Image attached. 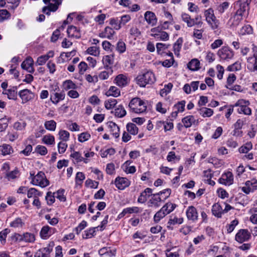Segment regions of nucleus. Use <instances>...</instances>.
<instances>
[{"mask_svg": "<svg viewBox=\"0 0 257 257\" xmlns=\"http://www.w3.org/2000/svg\"><path fill=\"white\" fill-rule=\"evenodd\" d=\"M171 193V189L167 188L157 193L152 194L149 202L152 204V206L158 207L160 206V203L167 199L170 196Z\"/></svg>", "mask_w": 257, "mask_h": 257, "instance_id": "obj_1", "label": "nucleus"}, {"mask_svg": "<svg viewBox=\"0 0 257 257\" xmlns=\"http://www.w3.org/2000/svg\"><path fill=\"white\" fill-rule=\"evenodd\" d=\"M211 211L213 215L218 218L221 217L222 215L223 214L222 206L219 203H215L213 205Z\"/></svg>", "mask_w": 257, "mask_h": 257, "instance_id": "obj_22", "label": "nucleus"}, {"mask_svg": "<svg viewBox=\"0 0 257 257\" xmlns=\"http://www.w3.org/2000/svg\"><path fill=\"white\" fill-rule=\"evenodd\" d=\"M65 94L64 92H55L51 94L50 99L53 103L57 104L60 101L64 99Z\"/></svg>", "mask_w": 257, "mask_h": 257, "instance_id": "obj_24", "label": "nucleus"}, {"mask_svg": "<svg viewBox=\"0 0 257 257\" xmlns=\"http://www.w3.org/2000/svg\"><path fill=\"white\" fill-rule=\"evenodd\" d=\"M97 228L96 227H91L88 229L84 231V233L83 235V238L84 239L90 238L95 235V229Z\"/></svg>", "mask_w": 257, "mask_h": 257, "instance_id": "obj_50", "label": "nucleus"}, {"mask_svg": "<svg viewBox=\"0 0 257 257\" xmlns=\"http://www.w3.org/2000/svg\"><path fill=\"white\" fill-rule=\"evenodd\" d=\"M50 250L49 249L40 248L38 250L34 255V257H50Z\"/></svg>", "mask_w": 257, "mask_h": 257, "instance_id": "obj_56", "label": "nucleus"}, {"mask_svg": "<svg viewBox=\"0 0 257 257\" xmlns=\"http://www.w3.org/2000/svg\"><path fill=\"white\" fill-rule=\"evenodd\" d=\"M98 182L93 181L90 179H87L85 182V185L86 187L95 189L98 187Z\"/></svg>", "mask_w": 257, "mask_h": 257, "instance_id": "obj_63", "label": "nucleus"}, {"mask_svg": "<svg viewBox=\"0 0 257 257\" xmlns=\"http://www.w3.org/2000/svg\"><path fill=\"white\" fill-rule=\"evenodd\" d=\"M170 46V45L168 44H165L162 43H158L156 44V49H157V52L158 54L160 55H163L164 54L165 50L167 49Z\"/></svg>", "mask_w": 257, "mask_h": 257, "instance_id": "obj_45", "label": "nucleus"}, {"mask_svg": "<svg viewBox=\"0 0 257 257\" xmlns=\"http://www.w3.org/2000/svg\"><path fill=\"white\" fill-rule=\"evenodd\" d=\"M13 153V149L10 145L4 144L0 146V155L6 156Z\"/></svg>", "mask_w": 257, "mask_h": 257, "instance_id": "obj_27", "label": "nucleus"}, {"mask_svg": "<svg viewBox=\"0 0 257 257\" xmlns=\"http://www.w3.org/2000/svg\"><path fill=\"white\" fill-rule=\"evenodd\" d=\"M200 62L197 59H193L188 63L187 66L190 70L197 71L200 68Z\"/></svg>", "mask_w": 257, "mask_h": 257, "instance_id": "obj_33", "label": "nucleus"}, {"mask_svg": "<svg viewBox=\"0 0 257 257\" xmlns=\"http://www.w3.org/2000/svg\"><path fill=\"white\" fill-rule=\"evenodd\" d=\"M183 222V218H178L174 217L173 218H170L168 222L167 228L170 229H173V226L176 224H181Z\"/></svg>", "mask_w": 257, "mask_h": 257, "instance_id": "obj_30", "label": "nucleus"}, {"mask_svg": "<svg viewBox=\"0 0 257 257\" xmlns=\"http://www.w3.org/2000/svg\"><path fill=\"white\" fill-rule=\"evenodd\" d=\"M10 230L8 228L3 229L0 232V241L2 244H5L6 242L7 235L10 233Z\"/></svg>", "mask_w": 257, "mask_h": 257, "instance_id": "obj_62", "label": "nucleus"}, {"mask_svg": "<svg viewBox=\"0 0 257 257\" xmlns=\"http://www.w3.org/2000/svg\"><path fill=\"white\" fill-rule=\"evenodd\" d=\"M11 15L10 13L6 9H0V22H3L5 20L10 18Z\"/></svg>", "mask_w": 257, "mask_h": 257, "instance_id": "obj_53", "label": "nucleus"}, {"mask_svg": "<svg viewBox=\"0 0 257 257\" xmlns=\"http://www.w3.org/2000/svg\"><path fill=\"white\" fill-rule=\"evenodd\" d=\"M25 225L24 221L20 217H17L10 223V226L13 228H22Z\"/></svg>", "mask_w": 257, "mask_h": 257, "instance_id": "obj_37", "label": "nucleus"}, {"mask_svg": "<svg viewBox=\"0 0 257 257\" xmlns=\"http://www.w3.org/2000/svg\"><path fill=\"white\" fill-rule=\"evenodd\" d=\"M166 213H165L163 210L160 209L158 211H157L154 216V221L155 223H157L160 222V221L164 218L166 216Z\"/></svg>", "mask_w": 257, "mask_h": 257, "instance_id": "obj_51", "label": "nucleus"}, {"mask_svg": "<svg viewBox=\"0 0 257 257\" xmlns=\"http://www.w3.org/2000/svg\"><path fill=\"white\" fill-rule=\"evenodd\" d=\"M114 61L113 56L112 55H106L103 56L102 63L105 68H111V65Z\"/></svg>", "mask_w": 257, "mask_h": 257, "instance_id": "obj_32", "label": "nucleus"}, {"mask_svg": "<svg viewBox=\"0 0 257 257\" xmlns=\"http://www.w3.org/2000/svg\"><path fill=\"white\" fill-rule=\"evenodd\" d=\"M204 16L207 23L213 30L216 29L219 25V21L214 15V11L212 9L209 8L204 11Z\"/></svg>", "mask_w": 257, "mask_h": 257, "instance_id": "obj_6", "label": "nucleus"}, {"mask_svg": "<svg viewBox=\"0 0 257 257\" xmlns=\"http://www.w3.org/2000/svg\"><path fill=\"white\" fill-rule=\"evenodd\" d=\"M177 207V205L170 202L166 203L161 209L166 213V215L172 212Z\"/></svg>", "mask_w": 257, "mask_h": 257, "instance_id": "obj_31", "label": "nucleus"}, {"mask_svg": "<svg viewBox=\"0 0 257 257\" xmlns=\"http://www.w3.org/2000/svg\"><path fill=\"white\" fill-rule=\"evenodd\" d=\"M237 4H239V8L236 11L235 13L242 17L248 8V4L246 2H242L241 1H238Z\"/></svg>", "mask_w": 257, "mask_h": 257, "instance_id": "obj_23", "label": "nucleus"}, {"mask_svg": "<svg viewBox=\"0 0 257 257\" xmlns=\"http://www.w3.org/2000/svg\"><path fill=\"white\" fill-rule=\"evenodd\" d=\"M117 102V100L115 99H109L107 100H106L104 102L105 107L107 109H112L116 105Z\"/></svg>", "mask_w": 257, "mask_h": 257, "instance_id": "obj_60", "label": "nucleus"}, {"mask_svg": "<svg viewBox=\"0 0 257 257\" xmlns=\"http://www.w3.org/2000/svg\"><path fill=\"white\" fill-rule=\"evenodd\" d=\"M34 61L32 57H29L26 58L21 64L22 69L26 70L28 72L33 73L35 69L33 67Z\"/></svg>", "mask_w": 257, "mask_h": 257, "instance_id": "obj_15", "label": "nucleus"}, {"mask_svg": "<svg viewBox=\"0 0 257 257\" xmlns=\"http://www.w3.org/2000/svg\"><path fill=\"white\" fill-rule=\"evenodd\" d=\"M153 190L151 188H147L142 192L139 196L138 202L141 203L146 202L148 198L152 195Z\"/></svg>", "mask_w": 257, "mask_h": 257, "instance_id": "obj_19", "label": "nucleus"}, {"mask_svg": "<svg viewBox=\"0 0 257 257\" xmlns=\"http://www.w3.org/2000/svg\"><path fill=\"white\" fill-rule=\"evenodd\" d=\"M252 149V144L251 142L246 143L238 149L240 153L247 154Z\"/></svg>", "mask_w": 257, "mask_h": 257, "instance_id": "obj_42", "label": "nucleus"}, {"mask_svg": "<svg viewBox=\"0 0 257 257\" xmlns=\"http://www.w3.org/2000/svg\"><path fill=\"white\" fill-rule=\"evenodd\" d=\"M126 113V111L122 105H118L114 110L115 115L119 118L124 116Z\"/></svg>", "mask_w": 257, "mask_h": 257, "instance_id": "obj_48", "label": "nucleus"}, {"mask_svg": "<svg viewBox=\"0 0 257 257\" xmlns=\"http://www.w3.org/2000/svg\"><path fill=\"white\" fill-rule=\"evenodd\" d=\"M116 50L119 53H122L124 52L126 50L125 44L121 40H119L117 43Z\"/></svg>", "mask_w": 257, "mask_h": 257, "instance_id": "obj_64", "label": "nucleus"}, {"mask_svg": "<svg viewBox=\"0 0 257 257\" xmlns=\"http://www.w3.org/2000/svg\"><path fill=\"white\" fill-rule=\"evenodd\" d=\"M116 187L119 190H123L130 185V181L126 178L117 177L114 182Z\"/></svg>", "mask_w": 257, "mask_h": 257, "instance_id": "obj_13", "label": "nucleus"}, {"mask_svg": "<svg viewBox=\"0 0 257 257\" xmlns=\"http://www.w3.org/2000/svg\"><path fill=\"white\" fill-rule=\"evenodd\" d=\"M85 53L94 56H98L100 54L99 48L96 46L88 47L86 50Z\"/></svg>", "mask_w": 257, "mask_h": 257, "instance_id": "obj_49", "label": "nucleus"}, {"mask_svg": "<svg viewBox=\"0 0 257 257\" xmlns=\"http://www.w3.org/2000/svg\"><path fill=\"white\" fill-rule=\"evenodd\" d=\"M20 175V172L18 168H15L14 170L7 173L6 175V178L9 181H10L18 178Z\"/></svg>", "mask_w": 257, "mask_h": 257, "instance_id": "obj_41", "label": "nucleus"}, {"mask_svg": "<svg viewBox=\"0 0 257 257\" xmlns=\"http://www.w3.org/2000/svg\"><path fill=\"white\" fill-rule=\"evenodd\" d=\"M218 181L221 184L229 186L233 183V174L230 171L225 172L222 174Z\"/></svg>", "mask_w": 257, "mask_h": 257, "instance_id": "obj_11", "label": "nucleus"}, {"mask_svg": "<svg viewBox=\"0 0 257 257\" xmlns=\"http://www.w3.org/2000/svg\"><path fill=\"white\" fill-rule=\"evenodd\" d=\"M181 18L182 20L187 23V26L191 27L194 26V21L193 19L191 18L190 16L186 13H183L181 15Z\"/></svg>", "mask_w": 257, "mask_h": 257, "instance_id": "obj_47", "label": "nucleus"}, {"mask_svg": "<svg viewBox=\"0 0 257 257\" xmlns=\"http://www.w3.org/2000/svg\"><path fill=\"white\" fill-rule=\"evenodd\" d=\"M43 142L47 145H52L55 144V138L50 134L45 135L42 139Z\"/></svg>", "mask_w": 257, "mask_h": 257, "instance_id": "obj_52", "label": "nucleus"}, {"mask_svg": "<svg viewBox=\"0 0 257 257\" xmlns=\"http://www.w3.org/2000/svg\"><path fill=\"white\" fill-rule=\"evenodd\" d=\"M247 68L250 72L257 74V51L247 59Z\"/></svg>", "mask_w": 257, "mask_h": 257, "instance_id": "obj_9", "label": "nucleus"}, {"mask_svg": "<svg viewBox=\"0 0 257 257\" xmlns=\"http://www.w3.org/2000/svg\"><path fill=\"white\" fill-rule=\"evenodd\" d=\"M183 42L182 38H179L173 45V51L175 54L177 56L179 55V53L182 48Z\"/></svg>", "mask_w": 257, "mask_h": 257, "instance_id": "obj_39", "label": "nucleus"}, {"mask_svg": "<svg viewBox=\"0 0 257 257\" xmlns=\"http://www.w3.org/2000/svg\"><path fill=\"white\" fill-rule=\"evenodd\" d=\"M187 219L192 222H196L198 220V213L194 206H189L186 211Z\"/></svg>", "mask_w": 257, "mask_h": 257, "instance_id": "obj_12", "label": "nucleus"}, {"mask_svg": "<svg viewBox=\"0 0 257 257\" xmlns=\"http://www.w3.org/2000/svg\"><path fill=\"white\" fill-rule=\"evenodd\" d=\"M70 157L74 159L75 163H78L82 161H83L85 163H87V159H84L82 157L80 153H79V152L75 151L74 150H73L72 152L71 153L70 155Z\"/></svg>", "mask_w": 257, "mask_h": 257, "instance_id": "obj_29", "label": "nucleus"}, {"mask_svg": "<svg viewBox=\"0 0 257 257\" xmlns=\"http://www.w3.org/2000/svg\"><path fill=\"white\" fill-rule=\"evenodd\" d=\"M249 104L248 101L239 99L234 104V106L238 107L237 111L238 113L250 115L251 114V109L248 107Z\"/></svg>", "mask_w": 257, "mask_h": 257, "instance_id": "obj_7", "label": "nucleus"}, {"mask_svg": "<svg viewBox=\"0 0 257 257\" xmlns=\"http://www.w3.org/2000/svg\"><path fill=\"white\" fill-rule=\"evenodd\" d=\"M108 126L113 136L115 138H118L119 137V127L117 125L112 121H110L108 123Z\"/></svg>", "mask_w": 257, "mask_h": 257, "instance_id": "obj_26", "label": "nucleus"}, {"mask_svg": "<svg viewBox=\"0 0 257 257\" xmlns=\"http://www.w3.org/2000/svg\"><path fill=\"white\" fill-rule=\"evenodd\" d=\"M128 106L132 112L136 113H143L147 109L146 103L139 97L133 98L130 102Z\"/></svg>", "mask_w": 257, "mask_h": 257, "instance_id": "obj_2", "label": "nucleus"}, {"mask_svg": "<svg viewBox=\"0 0 257 257\" xmlns=\"http://www.w3.org/2000/svg\"><path fill=\"white\" fill-rule=\"evenodd\" d=\"M45 4H48V7L51 12H55L58 9L59 5L61 4V0H43Z\"/></svg>", "mask_w": 257, "mask_h": 257, "instance_id": "obj_21", "label": "nucleus"}, {"mask_svg": "<svg viewBox=\"0 0 257 257\" xmlns=\"http://www.w3.org/2000/svg\"><path fill=\"white\" fill-rule=\"evenodd\" d=\"M67 33L68 37L79 39L81 37V33L79 29L74 26H69Z\"/></svg>", "mask_w": 257, "mask_h": 257, "instance_id": "obj_17", "label": "nucleus"}, {"mask_svg": "<svg viewBox=\"0 0 257 257\" xmlns=\"http://www.w3.org/2000/svg\"><path fill=\"white\" fill-rule=\"evenodd\" d=\"M54 230L55 228L46 225L42 228L40 235L42 238L47 239L54 232Z\"/></svg>", "mask_w": 257, "mask_h": 257, "instance_id": "obj_18", "label": "nucleus"}, {"mask_svg": "<svg viewBox=\"0 0 257 257\" xmlns=\"http://www.w3.org/2000/svg\"><path fill=\"white\" fill-rule=\"evenodd\" d=\"M253 29L249 25L243 26L240 30V34L242 35L252 34Z\"/></svg>", "mask_w": 257, "mask_h": 257, "instance_id": "obj_61", "label": "nucleus"}, {"mask_svg": "<svg viewBox=\"0 0 257 257\" xmlns=\"http://www.w3.org/2000/svg\"><path fill=\"white\" fill-rule=\"evenodd\" d=\"M195 118L193 115L187 116L182 119V122L186 128H188L195 122Z\"/></svg>", "mask_w": 257, "mask_h": 257, "instance_id": "obj_28", "label": "nucleus"}, {"mask_svg": "<svg viewBox=\"0 0 257 257\" xmlns=\"http://www.w3.org/2000/svg\"><path fill=\"white\" fill-rule=\"evenodd\" d=\"M35 235L34 234L28 232L23 233V241L33 243L35 242Z\"/></svg>", "mask_w": 257, "mask_h": 257, "instance_id": "obj_46", "label": "nucleus"}, {"mask_svg": "<svg viewBox=\"0 0 257 257\" xmlns=\"http://www.w3.org/2000/svg\"><path fill=\"white\" fill-rule=\"evenodd\" d=\"M30 179H31V184L42 188L45 187L49 184V181L46 179L45 173L42 171L39 172L36 175H35V173L31 172Z\"/></svg>", "mask_w": 257, "mask_h": 257, "instance_id": "obj_3", "label": "nucleus"}, {"mask_svg": "<svg viewBox=\"0 0 257 257\" xmlns=\"http://www.w3.org/2000/svg\"><path fill=\"white\" fill-rule=\"evenodd\" d=\"M59 139L62 142H67L68 141L70 137L69 133L65 130H60L58 133Z\"/></svg>", "mask_w": 257, "mask_h": 257, "instance_id": "obj_59", "label": "nucleus"}, {"mask_svg": "<svg viewBox=\"0 0 257 257\" xmlns=\"http://www.w3.org/2000/svg\"><path fill=\"white\" fill-rule=\"evenodd\" d=\"M152 36L157 40L162 41H167L169 38L168 34L165 31H161L159 33H154V34H152Z\"/></svg>", "mask_w": 257, "mask_h": 257, "instance_id": "obj_43", "label": "nucleus"}, {"mask_svg": "<svg viewBox=\"0 0 257 257\" xmlns=\"http://www.w3.org/2000/svg\"><path fill=\"white\" fill-rule=\"evenodd\" d=\"M106 70L101 72L98 76V78L101 80H105L108 79L109 76L112 74L113 70L112 68H106Z\"/></svg>", "mask_w": 257, "mask_h": 257, "instance_id": "obj_44", "label": "nucleus"}, {"mask_svg": "<svg viewBox=\"0 0 257 257\" xmlns=\"http://www.w3.org/2000/svg\"><path fill=\"white\" fill-rule=\"evenodd\" d=\"M245 186L241 188V191L246 194L252 192L257 189V180L253 178L250 180L246 181Z\"/></svg>", "mask_w": 257, "mask_h": 257, "instance_id": "obj_10", "label": "nucleus"}, {"mask_svg": "<svg viewBox=\"0 0 257 257\" xmlns=\"http://www.w3.org/2000/svg\"><path fill=\"white\" fill-rule=\"evenodd\" d=\"M105 94L107 96H112L116 97L120 95V90L116 87L114 86H111L109 87Z\"/></svg>", "mask_w": 257, "mask_h": 257, "instance_id": "obj_34", "label": "nucleus"}, {"mask_svg": "<svg viewBox=\"0 0 257 257\" xmlns=\"http://www.w3.org/2000/svg\"><path fill=\"white\" fill-rule=\"evenodd\" d=\"M114 33V30L111 28L106 27L103 31L99 33V36L101 38H106L110 39L113 37Z\"/></svg>", "mask_w": 257, "mask_h": 257, "instance_id": "obj_25", "label": "nucleus"}, {"mask_svg": "<svg viewBox=\"0 0 257 257\" xmlns=\"http://www.w3.org/2000/svg\"><path fill=\"white\" fill-rule=\"evenodd\" d=\"M217 55L220 61L228 62L234 57V52L228 46H223L218 50Z\"/></svg>", "mask_w": 257, "mask_h": 257, "instance_id": "obj_5", "label": "nucleus"}, {"mask_svg": "<svg viewBox=\"0 0 257 257\" xmlns=\"http://www.w3.org/2000/svg\"><path fill=\"white\" fill-rule=\"evenodd\" d=\"M127 132L132 135H136L139 132V128L134 123L129 122L126 124Z\"/></svg>", "mask_w": 257, "mask_h": 257, "instance_id": "obj_35", "label": "nucleus"}, {"mask_svg": "<svg viewBox=\"0 0 257 257\" xmlns=\"http://www.w3.org/2000/svg\"><path fill=\"white\" fill-rule=\"evenodd\" d=\"M109 24L116 30H119L121 28L119 22V19H118V18L110 19Z\"/></svg>", "mask_w": 257, "mask_h": 257, "instance_id": "obj_58", "label": "nucleus"}, {"mask_svg": "<svg viewBox=\"0 0 257 257\" xmlns=\"http://www.w3.org/2000/svg\"><path fill=\"white\" fill-rule=\"evenodd\" d=\"M251 238V233L247 229H239L235 236V239L239 243L248 241Z\"/></svg>", "mask_w": 257, "mask_h": 257, "instance_id": "obj_8", "label": "nucleus"}, {"mask_svg": "<svg viewBox=\"0 0 257 257\" xmlns=\"http://www.w3.org/2000/svg\"><path fill=\"white\" fill-rule=\"evenodd\" d=\"M145 19L148 24L152 26H155L157 22V19L155 14L151 11H147L144 15Z\"/></svg>", "mask_w": 257, "mask_h": 257, "instance_id": "obj_20", "label": "nucleus"}, {"mask_svg": "<svg viewBox=\"0 0 257 257\" xmlns=\"http://www.w3.org/2000/svg\"><path fill=\"white\" fill-rule=\"evenodd\" d=\"M186 101L185 100H182L178 102L173 106V109L176 110L178 112H182L185 110Z\"/></svg>", "mask_w": 257, "mask_h": 257, "instance_id": "obj_54", "label": "nucleus"}, {"mask_svg": "<svg viewBox=\"0 0 257 257\" xmlns=\"http://www.w3.org/2000/svg\"><path fill=\"white\" fill-rule=\"evenodd\" d=\"M5 94L7 95L9 99L16 100L17 99V87H13L9 89Z\"/></svg>", "mask_w": 257, "mask_h": 257, "instance_id": "obj_38", "label": "nucleus"}, {"mask_svg": "<svg viewBox=\"0 0 257 257\" xmlns=\"http://www.w3.org/2000/svg\"><path fill=\"white\" fill-rule=\"evenodd\" d=\"M136 80L137 83L140 87H145L147 84L154 83L156 81V78L152 72L147 71L142 74L139 75Z\"/></svg>", "mask_w": 257, "mask_h": 257, "instance_id": "obj_4", "label": "nucleus"}, {"mask_svg": "<svg viewBox=\"0 0 257 257\" xmlns=\"http://www.w3.org/2000/svg\"><path fill=\"white\" fill-rule=\"evenodd\" d=\"M199 114L203 117H210L213 114V110L209 108L202 107L198 109Z\"/></svg>", "mask_w": 257, "mask_h": 257, "instance_id": "obj_36", "label": "nucleus"}, {"mask_svg": "<svg viewBox=\"0 0 257 257\" xmlns=\"http://www.w3.org/2000/svg\"><path fill=\"white\" fill-rule=\"evenodd\" d=\"M114 82L119 87H123L128 84L129 80L125 75L120 74L115 77Z\"/></svg>", "mask_w": 257, "mask_h": 257, "instance_id": "obj_16", "label": "nucleus"}, {"mask_svg": "<svg viewBox=\"0 0 257 257\" xmlns=\"http://www.w3.org/2000/svg\"><path fill=\"white\" fill-rule=\"evenodd\" d=\"M19 95L22 99V103H25L33 98L34 94L28 89L22 90L19 91Z\"/></svg>", "mask_w": 257, "mask_h": 257, "instance_id": "obj_14", "label": "nucleus"}, {"mask_svg": "<svg viewBox=\"0 0 257 257\" xmlns=\"http://www.w3.org/2000/svg\"><path fill=\"white\" fill-rule=\"evenodd\" d=\"M27 196L30 198L32 197H35L41 196V193L37 189L34 188H31L27 190Z\"/></svg>", "mask_w": 257, "mask_h": 257, "instance_id": "obj_55", "label": "nucleus"}, {"mask_svg": "<svg viewBox=\"0 0 257 257\" xmlns=\"http://www.w3.org/2000/svg\"><path fill=\"white\" fill-rule=\"evenodd\" d=\"M56 122L54 120L46 121L44 126L46 129L50 131H54L56 127Z\"/></svg>", "mask_w": 257, "mask_h": 257, "instance_id": "obj_57", "label": "nucleus"}, {"mask_svg": "<svg viewBox=\"0 0 257 257\" xmlns=\"http://www.w3.org/2000/svg\"><path fill=\"white\" fill-rule=\"evenodd\" d=\"M63 87L65 90L76 89L77 88V85L70 79L64 81L63 82Z\"/></svg>", "mask_w": 257, "mask_h": 257, "instance_id": "obj_40", "label": "nucleus"}]
</instances>
